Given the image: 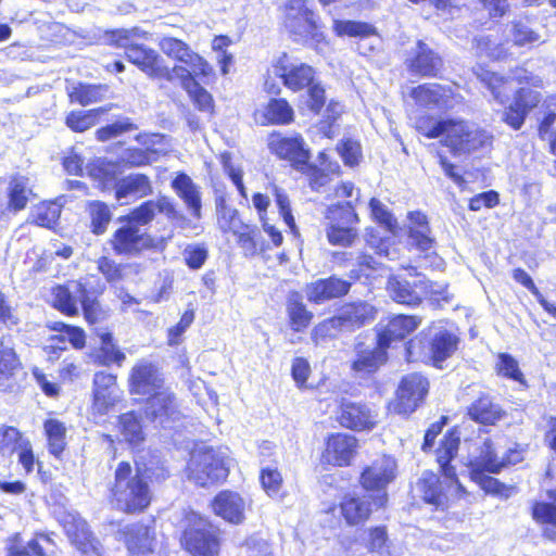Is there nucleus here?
<instances>
[{
	"label": "nucleus",
	"mask_w": 556,
	"mask_h": 556,
	"mask_svg": "<svg viewBox=\"0 0 556 556\" xmlns=\"http://www.w3.org/2000/svg\"><path fill=\"white\" fill-rule=\"evenodd\" d=\"M430 383L420 372H410L403 376L390 403L392 413L402 417H409L426 402Z\"/></svg>",
	"instance_id": "nucleus-12"
},
{
	"label": "nucleus",
	"mask_w": 556,
	"mask_h": 556,
	"mask_svg": "<svg viewBox=\"0 0 556 556\" xmlns=\"http://www.w3.org/2000/svg\"><path fill=\"white\" fill-rule=\"evenodd\" d=\"M422 323V318L415 314H390L377 325L376 341L386 350L392 344L403 342L414 333Z\"/></svg>",
	"instance_id": "nucleus-16"
},
{
	"label": "nucleus",
	"mask_w": 556,
	"mask_h": 556,
	"mask_svg": "<svg viewBox=\"0 0 556 556\" xmlns=\"http://www.w3.org/2000/svg\"><path fill=\"white\" fill-rule=\"evenodd\" d=\"M30 194L31 189L29 187V179L27 177L20 175L12 177L8 187V207L15 212L24 210L27 205Z\"/></svg>",
	"instance_id": "nucleus-47"
},
{
	"label": "nucleus",
	"mask_w": 556,
	"mask_h": 556,
	"mask_svg": "<svg viewBox=\"0 0 556 556\" xmlns=\"http://www.w3.org/2000/svg\"><path fill=\"white\" fill-rule=\"evenodd\" d=\"M295 121V112L286 98H270L262 111V125L288 126Z\"/></svg>",
	"instance_id": "nucleus-40"
},
{
	"label": "nucleus",
	"mask_w": 556,
	"mask_h": 556,
	"mask_svg": "<svg viewBox=\"0 0 556 556\" xmlns=\"http://www.w3.org/2000/svg\"><path fill=\"white\" fill-rule=\"evenodd\" d=\"M470 420L482 426H495L506 417V410L489 393H480L467 407Z\"/></svg>",
	"instance_id": "nucleus-32"
},
{
	"label": "nucleus",
	"mask_w": 556,
	"mask_h": 556,
	"mask_svg": "<svg viewBox=\"0 0 556 556\" xmlns=\"http://www.w3.org/2000/svg\"><path fill=\"white\" fill-rule=\"evenodd\" d=\"M342 115V105L339 101L331 99L325 105V113L318 122V132L328 139L334 137V127Z\"/></svg>",
	"instance_id": "nucleus-54"
},
{
	"label": "nucleus",
	"mask_w": 556,
	"mask_h": 556,
	"mask_svg": "<svg viewBox=\"0 0 556 556\" xmlns=\"http://www.w3.org/2000/svg\"><path fill=\"white\" fill-rule=\"evenodd\" d=\"M195 471L194 478L202 486L223 483L229 475L225 458L211 447L203 451Z\"/></svg>",
	"instance_id": "nucleus-29"
},
{
	"label": "nucleus",
	"mask_w": 556,
	"mask_h": 556,
	"mask_svg": "<svg viewBox=\"0 0 556 556\" xmlns=\"http://www.w3.org/2000/svg\"><path fill=\"white\" fill-rule=\"evenodd\" d=\"M60 215L61 206L53 202H43L33 210L30 217L34 224L40 227L52 228Z\"/></svg>",
	"instance_id": "nucleus-55"
},
{
	"label": "nucleus",
	"mask_w": 556,
	"mask_h": 556,
	"mask_svg": "<svg viewBox=\"0 0 556 556\" xmlns=\"http://www.w3.org/2000/svg\"><path fill=\"white\" fill-rule=\"evenodd\" d=\"M179 544L189 556H220L225 531L210 518L189 510L182 517Z\"/></svg>",
	"instance_id": "nucleus-4"
},
{
	"label": "nucleus",
	"mask_w": 556,
	"mask_h": 556,
	"mask_svg": "<svg viewBox=\"0 0 556 556\" xmlns=\"http://www.w3.org/2000/svg\"><path fill=\"white\" fill-rule=\"evenodd\" d=\"M258 481L262 489L269 497H277L281 495L283 477L277 467L266 466L261 468Z\"/></svg>",
	"instance_id": "nucleus-53"
},
{
	"label": "nucleus",
	"mask_w": 556,
	"mask_h": 556,
	"mask_svg": "<svg viewBox=\"0 0 556 556\" xmlns=\"http://www.w3.org/2000/svg\"><path fill=\"white\" fill-rule=\"evenodd\" d=\"M384 508L366 494L346 492L339 498L338 504L331 505L327 511L333 513L338 509L339 520L344 527L362 529L369 522L375 511Z\"/></svg>",
	"instance_id": "nucleus-14"
},
{
	"label": "nucleus",
	"mask_w": 556,
	"mask_h": 556,
	"mask_svg": "<svg viewBox=\"0 0 556 556\" xmlns=\"http://www.w3.org/2000/svg\"><path fill=\"white\" fill-rule=\"evenodd\" d=\"M161 51L168 58L186 64L204 83L215 78L213 66L190 46L175 37H164L160 41Z\"/></svg>",
	"instance_id": "nucleus-17"
},
{
	"label": "nucleus",
	"mask_w": 556,
	"mask_h": 556,
	"mask_svg": "<svg viewBox=\"0 0 556 556\" xmlns=\"http://www.w3.org/2000/svg\"><path fill=\"white\" fill-rule=\"evenodd\" d=\"M235 240L247 257H254L270 250V245L264 240L260 228L248 223L237 232Z\"/></svg>",
	"instance_id": "nucleus-41"
},
{
	"label": "nucleus",
	"mask_w": 556,
	"mask_h": 556,
	"mask_svg": "<svg viewBox=\"0 0 556 556\" xmlns=\"http://www.w3.org/2000/svg\"><path fill=\"white\" fill-rule=\"evenodd\" d=\"M53 541L47 534L40 533L31 539L25 547L12 544L9 547L8 556H46L47 553L53 552Z\"/></svg>",
	"instance_id": "nucleus-49"
},
{
	"label": "nucleus",
	"mask_w": 556,
	"mask_h": 556,
	"mask_svg": "<svg viewBox=\"0 0 556 556\" xmlns=\"http://www.w3.org/2000/svg\"><path fill=\"white\" fill-rule=\"evenodd\" d=\"M351 288L352 281L331 275L307 283L304 290L309 303L320 305L346 296Z\"/></svg>",
	"instance_id": "nucleus-24"
},
{
	"label": "nucleus",
	"mask_w": 556,
	"mask_h": 556,
	"mask_svg": "<svg viewBox=\"0 0 556 556\" xmlns=\"http://www.w3.org/2000/svg\"><path fill=\"white\" fill-rule=\"evenodd\" d=\"M184 70L179 66L170 68L164 59L152 49L141 48V71L156 79L172 80L175 71Z\"/></svg>",
	"instance_id": "nucleus-44"
},
{
	"label": "nucleus",
	"mask_w": 556,
	"mask_h": 556,
	"mask_svg": "<svg viewBox=\"0 0 556 556\" xmlns=\"http://www.w3.org/2000/svg\"><path fill=\"white\" fill-rule=\"evenodd\" d=\"M494 371L501 378L517 382L522 390L529 389L528 380L520 369L518 361L511 354L497 353Z\"/></svg>",
	"instance_id": "nucleus-45"
},
{
	"label": "nucleus",
	"mask_w": 556,
	"mask_h": 556,
	"mask_svg": "<svg viewBox=\"0 0 556 556\" xmlns=\"http://www.w3.org/2000/svg\"><path fill=\"white\" fill-rule=\"evenodd\" d=\"M20 365L13 349L0 350V390L7 391L13 388V376Z\"/></svg>",
	"instance_id": "nucleus-52"
},
{
	"label": "nucleus",
	"mask_w": 556,
	"mask_h": 556,
	"mask_svg": "<svg viewBox=\"0 0 556 556\" xmlns=\"http://www.w3.org/2000/svg\"><path fill=\"white\" fill-rule=\"evenodd\" d=\"M163 216L168 220L182 217L176 203L169 197L159 195L155 199L141 203V226L154 225L156 231L153 235L148 231H141V251L150 250L162 253L165 250L167 242L165 231L167 226L163 220Z\"/></svg>",
	"instance_id": "nucleus-7"
},
{
	"label": "nucleus",
	"mask_w": 556,
	"mask_h": 556,
	"mask_svg": "<svg viewBox=\"0 0 556 556\" xmlns=\"http://www.w3.org/2000/svg\"><path fill=\"white\" fill-rule=\"evenodd\" d=\"M530 510L532 519L542 527V538L556 542V503L534 501Z\"/></svg>",
	"instance_id": "nucleus-42"
},
{
	"label": "nucleus",
	"mask_w": 556,
	"mask_h": 556,
	"mask_svg": "<svg viewBox=\"0 0 556 556\" xmlns=\"http://www.w3.org/2000/svg\"><path fill=\"white\" fill-rule=\"evenodd\" d=\"M460 446V438L456 428L448 429L439 442L435 448V462L439 467V473L447 479L450 483L455 484L457 498H464L468 495L467 489L460 482L452 462L456 458Z\"/></svg>",
	"instance_id": "nucleus-18"
},
{
	"label": "nucleus",
	"mask_w": 556,
	"mask_h": 556,
	"mask_svg": "<svg viewBox=\"0 0 556 556\" xmlns=\"http://www.w3.org/2000/svg\"><path fill=\"white\" fill-rule=\"evenodd\" d=\"M287 321L294 333L305 332L311 326L314 314L304 303L299 291L289 292L286 300Z\"/></svg>",
	"instance_id": "nucleus-37"
},
{
	"label": "nucleus",
	"mask_w": 556,
	"mask_h": 556,
	"mask_svg": "<svg viewBox=\"0 0 556 556\" xmlns=\"http://www.w3.org/2000/svg\"><path fill=\"white\" fill-rule=\"evenodd\" d=\"M89 214L91 217L92 232L102 235L111 220V211L109 206L100 201L91 202L89 204Z\"/></svg>",
	"instance_id": "nucleus-60"
},
{
	"label": "nucleus",
	"mask_w": 556,
	"mask_h": 556,
	"mask_svg": "<svg viewBox=\"0 0 556 556\" xmlns=\"http://www.w3.org/2000/svg\"><path fill=\"white\" fill-rule=\"evenodd\" d=\"M266 144L271 155L287 162L296 170H303L312 157L311 150L300 132L287 134L273 130L267 136Z\"/></svg>",
	"instance_id": "nucleus-13"
},
{
	"label": "nucleus",
	"mask_w": 556,
	"mask_h": 556,
	"mask_svg": "<svg viewBox=\"0 0 556 556\" xmlns=\"http://www.w3.org/2000/svg\"><path fill=\"white\" fill-rule=\"evenodd\" d=\"M159 534L160 527L153 517L147 523L141 525V556L153 555L157 551Z\"/></svg>",
	"instance_id": "nucleus-57"
},
{
	"label": "nucleus",
	"mask_w": 556,
	"mask_h": 556,
	"mask_svg": "<svg viewBox=\"0 0 556 556\" xmlns=\"http://www.w3.org/2000/svg\"><path fill=\"white\" fill-rule=\"evenodd\" d=\"M181 88L187 92L194 108L200 111L214 115L215 102L213 96L202 87L197 80V75L187 70H181L178 75Z\"/></svg>",
	"instance_id": "nucleus-36"
},
{
	"label": "nucleus",
	"mask_w": 556,
	"mask_h": 556,
	"mask_svg": "<svg viewBox=\"0 0 556 556\" xmlns=\"http://www.w3.org/2000/svg\"><path fill=\"white\" fill-rule=\"evenodd\" d=\"M132 469L129 463L121 462L115 470V483L112 489L116 507L125 513H135L139 508V466Z\"/></svg>",
	"instance_id": "nucleus-15"
},
{
	"label": "nucleus",
	"mask_w": 556,
	"mask_h": 556,
	"mask_svg": "<svg viewBox=\"0 0 556 556\" xmlns=\"http://www.w3.org/2000/svg\"><path fill=\"white\" fill-rule=\"evenodd\" d=\"M396 471V462L383 454L363 467L358 477L359 486L380 507H387L388 486L395 480Z\"/></svg>",
	"instance_id": "nucleus-10"
},
{
	"label": "nucleus",
	"mask_w": 556,
	"mask_h": 556,
	"mask_svg": "<svg viewBox=\"0 0 556 556\" xmlns=\"http://www.w3.org/2000/svg\"><path fill=\"white\" fill-rule=\"evenodd\" d=\"M501 456L491 438L483 440L478 455L469 463L468 476L489 496L506 501L518 492L515 484H506L493 475L502 472Z\"/></svg>",
	"instance_id": "nucleus-5"
},
{
	"label": "nucleus",
	"mask_w": 556,
	"mask_h": 556,
	"mask_svg": "<svg viewBox=\"0 0 556 556\" xmlns=\"http://www.w3.org/2000/svg\"><path fill=\"white\" fill-rule=\"evenodd\" d=\"M282 25L293 41L314 45L326 41L319 18L306 0H288L283 4Z\"/></svg>",
	"instance_id": "nucleus-8"
},
{
	"label": "nucleus",
	"mask_w": 556,
	"mask_h": 556,
	"mask_svg": "<svg viewBox=\"0 0 556 556\" xmlns=\"http://www.w3.org/2000/svg\"><path fill=\"white\" fill-rule=\"evenodd\" d=\"M341 332H344L343 328L338 319V316L334 314L320 320L313 327L311 331V339L315 345H319L337 338Z\"/></svg>",
	"instance_id": "nucleus-51"
},
{
	"label": "nucleus",
	"mask_w": 556,
	"mask_h": 556,
	"mask_svg": "<svg viewBox=\"0 0 556 556\" xmlns=\"http://www.w3.org/2000/svg\"><path fill=\"white\" fill-rule=\"evenodd\" d=\"M332 29L339 37L368 38L377 35V29L374 25L361 21L334 20Z\"/></svg>",
	"instance_id": "nucleus-48"
},
{
	"label": "nucleus",
	"mask_w": 556,
	"mask_h": 556,
	"mask_svg": "<svg viewBox=\"0 0 556 556\" xmlns=\"http://www.w3.org/2000/svg\"><path fill=\"white\" fill-rule=\"evenodd\" d=\"M61 523L71 542L86 556H100L99 542L93 538L85 519L76 511L65 513Z\"/></svg>",
	"instance_id": "nucleus-25"
},
{
	"label": "nucleus",
	"mask_w": 556,
	"mask_h": 556,
	"mask_svg": "<svg viewBox=\"0 0 556 556\" xmlns=\"http://www.w3.org/2000/svg\"><path fill=\"white\" fill-rule=\"evenodd\" d=\"M359 439L353 433L330 432L324 439L319 463L326 470L351 467L359 454Z\"/></svg>",
	"instance_id": "nucleus-11"
},
{
	"label": "nucleus",
	"mask_w": 556,
	"mask_h": 556,
	"mask_svg": "<svg viewBox=\"0 0 556 556\" xmlns=\"http://www.w3.org/2000/svg\"><path fill=\"white\" fill-rule=\"evenodd\" d=\"M121 227L115 231L113 248L117 254L131 255L139 251V208L129 217H121Z\"/></svg>",
	"instance_id": "nucleus-33"
},
{
	"label": "nucleus",
	"mask_w": 556,
	"mask_h": 556,
	"mask_svg": "<svg viewBox=\"0 0 556 556\" xmlns=\"http://www.w3.org/2000/svg\"><path fill=\"white\" fill-rule=\"evenodd\" d=\"M170 187L184 202L194 219L202 218L201 188L185 172H178L170 181Z\"/></svg>",
	"instance_id": "nucleus-35"
},
{
	"label": "nucleus",
	"mask_w": 556,
	"mask_h": 556,
	"mask_svg": "<svg viewBox=\"0 0 556 556\" xmlns=\"http://www.w3.org/2000/svg\"><path fill=\"white\" fill-rule=\"evenodd\" d=\"M214 202L218 230L235 237L247 223L242 220L239 211L230 204L225 185L214 188Z\"/></svg>",
	"instance_id": "nucleus-26"
},
{
	"label": "nucleus",
	"mask_w": 556,
	"mask_h": 556,
	"mask_svg": "<svg viewBox=\"0 0 556 556\" xmlns=\"http://www.w3.org/2000/svg\"><path fill=\"white\" fill-rule=\"evenodd\" d=\"M111 108H97L91 110L71 111L65 117V125L75 132H84L93 127L100 115Z\"/></svg>",
	"instance_id": "nucleus-46"
},
{
	"label": "nucleus",
	"mask_w": 556,
	"mask_h": 556,
	"mask_svg": "<svg viewBox=\"0 0 556 556\" xmlns=\"http://www.w3.org/2000/svg\"><path fill=\"white\" fill-rule=\"evenodd\" d=\"M433 282L418 273L414 267L405 268L404 273L389 276L386 289L390 298L397 304L416 307L424 299L432 298Z\"/></svg>",
	"instance_id": "nucleus-9"
},
{
	"label": "nucleus",
	"mask_w": 556,
	"mask_h": 556,
	"mask_svg": "<svg viewBox=\"0 0 556 556\" xmlns=\"http://www.w3.org/2000/svg\"><path fill=\"white\" fill-rule=\"evenodd\" d=\"M415 130L426 139H441L453 156L468 155L491 147L493 136L480 127H471L463 118H441L431 113L416 117Z\"/></svg>",
	"instance_id": "nucleus-2"
},
{
	"label": "nucleus",
	"mask_w": 556,
	"mask_h": 556,
	"mask_svg": "<svg viewBox=\"0 0 556 556\" xmlns=\"http://www.w3.org/2000/svg\"><path fill=\"white\" fill-rule=\"evenodd\" d=\"M302 172L306 174L308 186L315 192H318L323 187L327 186L333 175L316 164H311L309 161Z\"/></svg>",
	"instance_id": "nucleus-62"
},
{
	"label": "nucleus",
	"mask_w": 556,
	"mask_h": 556,
	"mask_svg": "<svg viewBox=\"0 0 556 556\" xmlns=\"http://www.w3.org/2000/svg\"><path fill=\"white\" fill-rule=\"evenodd\" d=\"M305 106L313 115H319L327 102L326 89L323 84L316 79L306 88Z\"/></svg>",
	"instance_id": "nucleus-56"
},
{
	"label": "nucleus",
	"mask_w": 556,
	"mask_h": 556,
	"mask_svg": "<svg viewBox=\"0 0 556 556\" xmlns=\"http://www.w3.org/2000/svg\"><path fill=\"white\" fill-rule=\"evenodd\" d=\"M338 424L354 432L371 431L377 426V414L364 402L342 400L337 412Z\"/></svg>",
	"instance_id": "nucleus-21"
},
{
	"label": "nucleus",
	"mask_w": 556,
	"mask_h": 556,
	"mask_svg": "<svg viewBox=\"0 0 556 556\" xmlns=\"http://www.w3.org/2000/svg\"><path fill=\"white\" fill-rule=\"evenodd\" d=\"M336 315L344 332H354L374 323L378 308L368 301L354 300L342 303Z\"/></svg>",
	"instance_id": "nucleus-23"
},
{
	"label": "nucleus",
	"mask_w": 556,
	"mask_h": 556,
	"mask_svg": "<svg viewBox=\"0 0 556 556\" xmlns=\"http://www.w3.org/2000/svg\"><path fill=\"white\" fill-rule=\"evenodd\" d=\"M447 88L435 83H425L409 90L410 98L424 108L442 106L447 99Z\"/></svg>",
	"instance_id": "nucleus-43"
},
{
	"label": "nucleus",
	"mask_w": 556,
	"mask_h": 556,
	"mask_svg": "<svg viewBox=\"0 0 556 556\" xmlns=\"http://www.w3.org/2000/svg\"><path fill=\"white\" fill-rule=\"evenodd\" d=\"M388 358V350L382 349L376 340L372 349L364 348L362 343H358L355 346V357L351 363V369L355 372L370 375L384 365Z\"/></svg>",
	"instance_id": "nucleus-38"
},
{
	"label": "nucleus",
	"mask_w": 556,
	"mask_h": 556,
	"mask_svg": "<svg viewBox=\"0 0 556 556\" xmlns=\"http://www.w3.org/2000/svg\"><path fill=\"white\" fill-rule=\"evenodd\" d=\"M405 66L413 76L438 78L444 68V60L424 40H417L414 51L405 60Z\"/></svg>",
	"instance_id": "nucleus-22"
},
{
	"label": "nucleus",
	"mask_w": 556,
	"mask_h": 556,
	"mask_svg": "<svg viewBox=\"0 0 556 556\" xmlns=\"http://www.w3.org/2000/svg\"><path fill=\"white\" fill-rule=\"evenodd\" d=\"M213 514L228 523L240 525L245 519V501L236 491L222 490L211 501Z\"/></svg>",
	"instance_id": "nucleus-27"
},
{
	"label": "nucleus",
	"mask_w": 556,
	"mask_h": 556,
	"mask_svg": "<svg viewBox=\"0 0 556 556\" xmlns=\"http://www.w3.org/2000/svg\"><path fill=\"white\" fill-rule=\"evenodd\" d=\"M361 222L355 203L338 201L324 211V231L332 247L351 248L359 240Z\"/></svg>",
	"instance_id": "nucleus-6"
},
{
	"label": "nucleus",
	"mask_w": 556,
	"mask_h": 556,
	"mask_svg": "<svg viewBox=\"0 0 556 556\" xmlns=\"http://www.w3.org/2000/svg\"><path fill=\"white\" fill-rule=\"evenodd\" d=\"M389 534L384 525L374 526L366 531L365 546L370 553L381 552L388 546Z\"/></svg>",
	"instance_id": "nucleus-61"
},
{
	"label": "nucleus",
	"mask_w": 556,
	"mask_h": 556,
	"mask_svg": "<svg viewBox=\"0 0 556 556\" xmlns=\"http://www.w3.org/2000/svg\"><path fill=\"white\" fill-rule=\"evenodd\" d=\"M72 103L88 106L111 98V89L106 84L75 83L67 87Z\"/></svg>",
	"instance_id": "nucleus-39"
},
{
	"label": "nucleus",
	"mask_w": 556,
	"mask_h": 556,
	"mask_svg": "<svg viewBox=\"0 0 556 556\" xmlns=\"http://www.w3.org/2000/svg\"><path fill=\"white\" fill-rule=\"evenodd\" d=\"M122 433L126 441L135 447L139 443V417L135 412L123 414L119 417Z\"/></svg>",
	"instance_id": "nucleus-64"
},
{
	"label": "nucleus",
	"mask_w": 556,
	"mask_h": 556,
	"mask_svg": "<svg viewBox=\"0 0 556 556\" xmlns=\"http://www.w3.org/2000/svg\"><path fill=\"white\" fill-rule=\"evenodd\" d=\"M141 413L150 421H166L178 413L176 394L157 364H141Z\"/></svg>",
	"instance_id": "nucleus-3"
},
{
	"label": "nucleus",
	"mask_w": 556,
	"mask_h": 556,
	"mask_svg": "<svg viewBox=\"0 0 556 556\" xmlns=\"http://www.w3.org/2000/svg\"><path fill=\"white\" fill-rule=\"evenodd\" d=\"M460 339L448 329H440L435 331L427 343L428 359L430 364L438 368H443V363L451 358L458 350Z\"/></svg>",
	"instance_id": "nucleus-31"
},
{
	"label": "nucleus",
	"mask_w": 556,
	"mask_h": 556,
	"mask_svg": "<svg viewBox=\"0 0 556 556\" xmlns=\"http://www.w3.org/2000/svg\"><path fill=\"white\" fill-rule=\"evenodd\" d=\"M87 293L86 285L80 280H72L63 286L59 285L52 291L54 306L68 316L77 315L78 305H81Z\"/></svg>",
	"instance_id": "nucleus-34"
},
{
	"label": "nucleus",
	"mask_w": 556,
	"mask_h": 556,
	"mask_svg": "<svg viewBox=\"0 0 556 556\" xmlns=\"http://www.w3.org/2000/svg\"><path fill=\"white\" fill-rule=\"evenodd\" d=\"M184 262L191 270L200 269L208 258V248L205 243L187 244L182 251Z\"/></svg>",
	"instance_id": "nucleus-59"
},
{
	"label": "nucleus",
	"mask_w": 556,
	"mask_h": 556,
	"mask_svg": "<svg viewBox=\"0 0 556 556\" xmlns=\"http://www.w3.org/2000/svg\"><path fill=\"white\" fill-rule=\"evenodd\" d=\"M274 68L282 85L292 92H300L317 78L316 70L307 63L291 64L288 53H281Z\"/></svg>",
	"instance_id": "nucleus-20"
},
{
	"label": "nucleus",
	"mask_w": 556,
	"mask_h": 556,
	"mask_svg": "<svg viewBox=\"0 0 556 556\" xmlns=\"http://www.w3.org/2000/svg\"><path fill=\"white\" fill-rule=\"evenodd\" d=\"M43 429L48 440L49 452L55 457H59L66 446L65 425L58 419L51 418L45 421Z\"/></svg>",
	"instance_id": "nucleus-50"
},
{
	"label": "nucleus",
	"mask_w": 556,
	"mask_h": 556,
	"mask_svg": "<svg viewBox=\"0 0 556 556\" xmlns=\"http://www.w3.org/2000/svg\"><path fill=\"white\" fill-rule=\"evenodd\" d=\"M510 76H505L479 65L475 75L486 88L498 104H505L510 91V83L517 88L513 92L511 102L505 108L502 121L514 130H519L528 115L544 103L545 80L530 71L526 64H518L510 70Z\"/></svg>",
	"instance_id": "nucleus-1"
},
{
	"label": "nucleus",
	"mask_w": 556,
	"mask_h": 556,
	"mask_svg": "<svg viewBox=\"0 0 556 556\" xmlns=\"http://www.w3.org/2000/svg\"><path fill=\"white\" fill-rule=\"evenodd\" d=\"M219 161L223 167L224 174L232 181L236 186L238 193L241 198H248V191L243 181V170L239 166H235L231 161V154L224 152L219 156Z\"/></svg>",
	"instance_id": "nucleus-58"
},
{
	"label": "nucleus",
	"mask_w": 556,
	"mask_h": 556,
	"mask_svg": "<svg viewBox=\"0 0 556 556\" xmlns=\"http://www.w3.org/2000/svg\"><path fill=\"white\" fill-rule=\"evenodd\" d=\"M409 222L407 237L414 249L429 257L435 254V239L431 236L428 217L420 211H412L407 214Z\"/></svg>",
	"instance_id": "nucleus-30"
},
{
	"label": "nucleus",
	"mask_w": 556,
	"mask_h": 556,
	"mask_svg": "<svg viewBox=\"0 0 556 556\" xmlns=\"http://www.w3.org/2000/svg\"><path fill=\"white\" fill-rule=\"evenodd\" d=\"M441 477L432 470H425L416 481V490L421 502L437 511L447 510L454 502L450 489L455 488V484L445 478L442 480Z\"/></svg>",
	"instance_id": "nucleus-19"
},
{
	"label": "nucleus",
	"mask_w": 556,
	"mask_h": 556,
	"mask_svg": "<svg viewBox=\"0 0 556 556\" xmlns=\"http://www.w3.org/2000/svg\"><path fill=\"white\" fill-rule=\"evenodd\" d=\"M92 395L93 410L99 415L108 414L121 399L116 377L104 371L97 372L93 377Z\"/></svg>",
	"instance_id": "nucleus-28"
},
{
	"label": "nucleus",
	"mask_w": 556,
	"mask_h": 556,
	"mask_svg": "<svg viewBox=\"0 0 556 556\" xmlns=\"http://www.w3.org/2000/svg\"><path fill=\"white\" fill-rule=\"evenodd\" d=\"M132 129H136V125L129 118L124 117L99 128L96 136L99 141H109Z\"/></svg>",
	"instance_id": "nucleus-63"
}]
</instances>
